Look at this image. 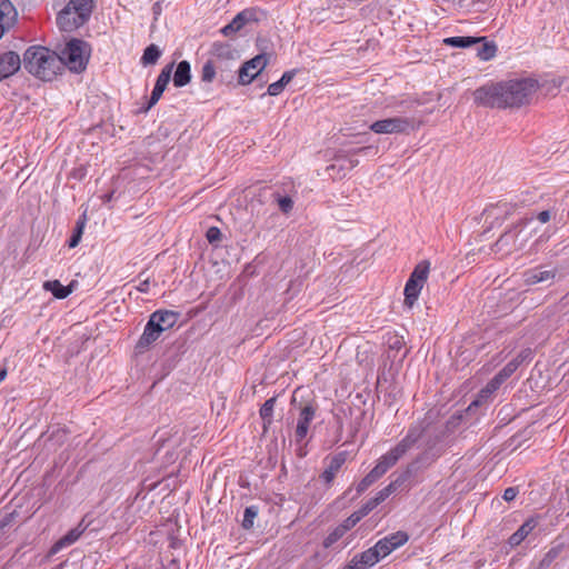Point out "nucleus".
I'll list each match as a JSON object with an SVG mask.
<instances>
[{"instance_id":"38","label":"nucleus","mask_w":569,"mask_h":569,"mask_svg":"<svg viewBox=\"0 0 569 569\" xmlns=\"http://www.w3.org/2000/svg\"><path fill=\"white\" fill-rule=\"evenodd\" d=\"M505 382V379H502L499 373H497L481 390V396H489L497 391L500 386Z\"/></svg>"},{"instance_id":"50","label":"nucleus","mask_w":569,"mask_h":569,"mask_svg":"<svg viewBox=\"0 0 569 569\" xmlns=\"http://www.w3.org/2000/svg\"><path fill=\"white\" fill-rule=\"evenodd\" d=\"M370 150V147H362V148H358V149H355L351 151V154H358V153H362V152H366Z\"/></svg>"},{"instance_id":"31","label":"nucleus","mask_w":569,"mask_h":569,"mask_svg":"<svg viewBox=\"0 0 569 569\" xmlns=\"http://www.w3.org/2000/svg\"><path fill=\"white\" fill-rule=\"evenodd\" d=\"M477 57H479L483 61H488L496 56L497 46L495 42L481 41L477 44Z\"/></svg>"},{"instance_id":"19","label":"nucleus","mask_w":569,"mask_h":569,"mask_svg":"<svg viewBox=\"0 0 569 569\" xmlns=\"http://www.w3.org/2000/svg\"><path fill=\"white\" fill-rule=\"evenodd\" d=\"M211 59L214 62H237L238 51L227 42H213L210 50Z\"/></svg>"},{"instance_id":"42","label":"nucleus","mask_w":569,"mask_h":569,"mask_svg":"<svg viewBox=\"0 0 569 569\" xmlns=\"http://www.w3.org/2000/svg\"><path fill=\"white\" fill-rule=\"evenodd\" d=\"M377 506H378L377 500L371 498L363 506H361V508L359 510H357L356 512L362 519L367 515H369Z\"/></svg>"},{"instance_id":"59","label":"nucleus","mask_w":569,"mask_h":569,"mask_svg":"<svg viewBox=\"0 0 569 569\" xmlns=\"http://www.w3.org/2000/svg\"><path fill=\"white\" fill-rule=\"evenodd\" d=\"M336 167H337V164H336V163H333V164H331L330 167H328V169H329V170H330V169H331V170H335V169H336Z\"/></svg>"},{"instance_id":"56","label":"nucleus","mask_w":569,"mask_h":569,"mask_svg":"<svg viewBox=\"0 0 569 569\" xmlns=\"http://www.w3.org/2000/svg\"><path fill=\"white\" fill-rule=\"evenodd\" d=\"M479 405V400H475L472 401L469 407H468V410H471L473 407H477Z\"/></svg>"},{"instance_id":"48","label":"nucleus","mask_w":569,"mask_h":569,"mask_svg":"<svg viewBox=\"0 0 569 569\" xmlns=\"http://www.w3.org/2000/svg\"><path fill=\"white\" fill-rule=\"evenodd\" d=\"M537 219L541 222V223H547L548 221H550L551 219V212L550 210H543L541 212H539L537 214Z\"/></svg>"},{"instance_id":"9","label":"nucleus","mask_w":569,"mask_h":569,"mask_svg":"<svg viewBox=\"0 0 569 569\" xmlns=\"http://www.w3.org/2000/svg\"><path fill=\"white\" fill-rule=\"evenodd\" d=\"M317 410L318 403L313 400L299 406V416L295 429V441L297 443H300L306 439L310 423L315 419Z\"/></svg>"},{"instance_id":"1","label":"nucleus","mask_w":569,"mask_h":569,"mask_svg":"<svg viewBox=\"0 0 569 569\" xmlns=\"http://www.w3.org/2000/svg\"><path fill=\"white\" fill-rule=\"evenodd\" d=\"M443 433L431 430L426 420H419L411 423L406 436L387 453L381 456L376 465L385 475L392 468L408 451L422 446L423 449L409 463L407 473L417 472L422 468H428L443 453L441 447Z\"/></svg>"},{"instance_id":"12","label":"nucleus","mask_w":569,"mask_h":569,"mask_svg":"<svg viewBox=\"0 0 569 569\" xmlns=\"http://www.w3.org/2000/svg\"><path fill=\"white\" fill-rule=\"evenodd\" d=\"M174 63L171 62L167 64L161 72L159 73L153 90L151 92V96L149 98V101L146 107H142L140 109L141 112H148L161 98L162 93L164 92L173 70Z\"/></svg>"},{"instance_id":"57","label":"nucleus","mask_w":569,"mask_h":569,"mask_svg":"<svg viewBox=\"0 0 569 569\" xmlns=\"http://www.w3.org/2000/svg\"><path fill=\"white\" fill-rule=\"evenodd\" d=\"M392 348H400V341L397 339L393 345H391Z\"/></svg>"},{"instance_id":"51","label":"nucleus","mask_w":569,"mask_h":569,"mask_svg":"<svg viewBox=\"0 0 569 569\" xmlns=\"http://www.w3.org/2000/svg\"><path fill=\"white\" fill-rule=\"evenodd\" d=\"M530 355V351H522L520 352L515 359H519V358H522V362L529 357Z\"/></svg>"},{"instance_id":"17","label":"nucleus","mask_w":569,"mask_h":569,"mask_svg":"<svg viewBox=\"0 0 569 569\" xmlns=\"http://www.w3.org/2000/svg\"><path fill=\"white\" fill-rule=\"evenodd\" d=\"M162 333V329L158 327L153 320H148L143 332L136 343V351L141 353L146 351L153 342H156Z\"/></svg>"},{"instance_id":"22","label":"nucleus","mask_w":569,"mask_h":569,"mask_svg":"<svg viewBox=\"0 0 569 569\" xmlns=\"http://www.w3.org/2000/svg\"><path fill=\"white\" fill-rule=\"evenodd\" d=\"M557 270H541V268H532L523 273L525 282L527 284H536L540 282H552L556 278Z\"/></svg>"},{"instance_id":"7","label":"nucleus","mask_w":569,"mask_h":569,"mask_svg":"<svg viewBox=\"0 0 569 569\" xmlns=\"http://www.w3.org/2000/svg\"><path fill=\"white\" fill-rule=\"evenodd\" d=\"M417 128L416 119L409 117L386 118L370 124V130L378 134H408Z\"/></svg>"},{"instance_id":"55","label":"nucleus","mask_w":569,"mask_h":569,"mask_svg":"<svg viewBox=\"0 0 569 569\" xmlns=\"http://www.w3.org/2000/svg\"><path fill=\"white\" fill-rule=\"evenodd\" d=\"M529 236H530V232H522L519 234V238H518V242L520 241V239H522L523 237H527V240L529 239Z\"/></svg>"},{"instance_id":"40","label":"nucleus","mask_w":569,"mask_h":569,"mask_svg":"<svg viewBox=\"0 0 569 569\" xmlns=\"http://www.w3.org/2000/svg\"><path fill=\"white\" fill-rule=\"evenodd\" d=\"M335 160L336 161H343V162H347L349 164L348 169L351 170L353 169L355 167L358 166L359 161L358 159H353L352 157H350L346 151H338L335 156Z\"/></svg>"},{"instance_id":"14","label":"nucleus","mask_w":569,"mask_h":569,"mask_svg":"<svg viewBox=\"0 0 569 569\" xmlns=\"http://www.w3.org/2000/svg\"><path fill=\"white\" fill-rule=\"evenodd\" d=\"M409 539V536L405 531H397L391 533L375 545L377 551L379 552L381 558L390 555L395 549L403 546Z\"/></svg>"},{"instance_id":"33","label":"nucleus","mask_w":569,"mask_h":569,"mask_svg":"<svg viewBox=\"0 0 569 569\" xmlns=\"http://www.w3.org/2000/svg\"><path fill=\"white\" fill-rule=\"evenodd\" d=\"M562 551V545L553 546L549 549V551L543 556V558L539 562L538 569H547L551 566V563L560 556Z\"/></svg>"},{"instance_id":"13","label":"nucleus","mask_w":569,"mask_h":569,"mask_svg":"<svg viewBox=\"0 0 569 569\" xmlns=\"http://www.w3.org/2000/svg\"><path fill=\"white\" fill-rule=\"evenodd\" d=\"M348 453L347 451H340L332 457H327L326 462L327 467L320 475V479L325 482L327 487H330L340 471L345 462L347 461Z\"/></svg>"},{"instance_id":"21","label":"nucleus","mask_w":569,"mask_h":569,"mask_svg":"<svg viewBox=\"0 0 569 569\" xmlns=\"http://www.w3.org/2000/svg\"><path fill=\"white\" fill-rule=\"evenodd\" d=\"M179 313L171 310H157L149 317L150 320L162 329V332L171 329L178 321Z\"/></svg>"},{"instance_id":"44","label":"nucleus","mask_w":569,"mask_h":569,"mask_svg":"<svg viewBox=\"0 0 569 569\" xmlns=\"http://www.w3.org/2000/svg\"><path fill=\"white\" fill-rule=\"evenodd\" d=\"M409 473L401 475L395 481H391L387 487H385L386 491L390 496L393 493L402 483L407 480Z\"/></svg>"},{"instance_id":"11","label":"nucleus","mask_w":569,"mask_h":569,"mask_svg":"<svg viewBox=\"0 0 569 569\" xmlns=\"http://www.w3.org/2000/svg\"><path fill=\"white\" fill-rule=\"evenodd\" d=\"M533 218L527 219L526 221H519L511 229L503 232L496 242V246L499 248L509 247V250L522 249L527 242V237H523L518 242L519 234L523 232L526 227L532 222Z\"/></svg>"},{"instance_id":"27","label":"nucleus","mask_w":569,"mask_h":569,"mask_svg":"<svg viewBox=\"0 0 569 569\" xmlns=\"http://www.w3.org/2000/svg\"><path fill=\"white\" fill-rule=\"evenodd\" d=\"M295 76L296 70L286 71L280 78V80L268 86L267 94L273 97L279 96L283 91L286 86L293 79Z\"/></svg>"},{"instance_id":"18","label":"nucleus","mask_w":569,"mask_h":569,"mask_svg":"<svg viewBox=\"0 0 569 569\" xmlns=\"http://www.w3.org/2000/svg\"><path fill=\"white\" fill-rule=\"evenodd\" d=\"M21 67V59L14 51L0 53V81L13 76Z\"/></svg>"},{"instance_id":"58","label":"nucleus","mask_w":569,"mask_h":569,"mask_svg":"<svg viewBox=\"0 0 569 569\" xmlns=\"http://www.w3.org/2000/svg\"><path fill=\"white\" fill-rule=\"evenodd\" d=\"M299 391V389H297L295 392H293V397H292V402L295 403L296 402V395L297 392Z\"/></svg>"},{"instance_id":"46","label":"nucleus","mask_w":569,"mask_h":569,"mask_svg":"<svg viewBox=\"0 0 569 569\" xmlns=\"http://www.w3.org/2000/svg\"><path fill=\"white\" fill-rule=\"evenodd\" d=\"M518 493L519 489L517 487H508L505 489L502 498L509 502L512 501L518 496Z\"/></svg>"},{"instance_id":"10","label":"nucleus","mask_w":569,"mask_h":569,"mask_svg":"<svg viewBox=\"0 0 569 569\" xmlns=\"http://www.w3.org/2000/svg\"><path fill=\"white\" fill-rule=\"evenodd\" d=\"M268 58L264 53L257 54L252 59L246 61L238 70V83L246 86L253 81L266 68Z\"/></svg>"},{"instance_id":"36","label":"nucleus","mask_w":569,"mask_h":569,"mask_svg":"<svg viewBox=\"0 0 569 569\" xmlns=\"http://www.w3.org/2000/svg\"><path fill=\"white\" fill-rule=\"evenodd\" d=\"M346 533L337 526L322 541V546L328 549L339 541Z\"/></svg>"},{"instance_id":"28","label":"nucleus","mask_w":569,"mask_h":569,"mask_svg":"<svg viewBox=\"0 0 569 569\" xmlns=\"http://www.w3.org/2000/svg\"><path fill=\"white\" fill-rule=\"evenodd\" d=\"M236 64L237 62H216V66H220L217 67V76L221 82L231 83L233 81L237 73Z\"/></svg>"},{"instance_id":"25","label":"nucleus","mask_w":569,"mask_h":569,"mask_svg":"<svg viewBox=\"0 0 569 569\" xmlns=\"http://www.w3.org/2000/svg\"><path fill=\"white\" fill-rule=\"evenodd\" d=\"M486 40L485 37H469V36H457L449 37L443 40V43L453 48H470Z\"/></svg>"},{"instance_id":"47","label":"nucleus","mask_w":569,"mask_h":569,"mask_svg":"<svg viewBox=\"0 0 569 569\" xmlns=\"http://www.w3.org/2000/svg\"><path fill=\"white\" fill-rule=\"evenodd\" d=\"M383 476L380 468H377L376 466L371 469V471L368 473V477L373 481V483Z\"/></svg>"},{"instance_id":"24","label":"nucleus","mask_w":569,"mask_h":569,"mask_svg":"<svg viewBox=\"0 0 569 569\" xmlns=\"http://www.w3.org/2000/svg\"><path fill=\"white\" fill-rule=\"evenodd\" d=\"M537 521L533 518L526 520L519 529L509 537V545L511 547L519 546L528 535L536 528Z\"/></svg>"},{"instance_id":"3","label":"nucleus","mask_w":569,"mask_h":569,"mask_svg":"<svg viewBox=\"0 0 569 569\" xmlns=\"http://www.w3.org/2000/svg\"><path fill=\"white\" fill-rule=\"evenodd\" d=\"M21 63L29 73L43 81H51L63 71L60 56L42 46L29 47L23 53Z\"/></svg>"},{"instance_id":"5","label":"nucleus","mask_w":569,"mask_h":569,"mask_svg":"<svg viewBox=\"0 0 569 569\" xmlns=\"http://www.w3.org/2000/svg\"><path fill=\"white\" fill-rule=\"evenodd\" d=\"M90 53L91 47L87 41L77 38L71 39L67 42L60 56L63 70L68 68L72 72H82L87 68Z\"/></svg>"},{"instance_id":"16","label":"nucleus","mask_w":569,"mask_h":569,"mask_svg":"<svg viewBox=\"0 0 569 569\" xmlns=\"http://www.w3.org/2000/svg\"><path fill=\"white\" fill-rule=\"evenodd\" d=\"M18 12L10 0H0V39L17 22Z\"/></svg>"},{"instance_id":"20","label":"nucleus","mask_w":569,"mask_h":569,"mask_svg":"<svg viewBox=\"0 0 569 569\" xmlns=\"http://www.w3.org/2000/svg\"><path fill=\"white\" fill-rule=\"evenodd\" d=\"M87 525H84V520H81L74 528L69 530L64 536H62L51 548V552L56 553L61 549L73 545L86 531Z\"/></svg>"},{"instance_id":"53","label":"nucleus","mask_w":569,"mask_h":569,"mask_svg":"<svg viewBox=\"0 0 569 569\" xmlns=\"http://www.w3.org/2000/svg\"><path fill=\"white\" fill-rule=\"evenodd\" d=\"M8 371L6 368L0 369V383L6 379Z\"/></svg>"},{"instance_id":"37","label":"nucleus","mask_w":569,"mask_h":569,"mask_svg":"<svg viewBox=\"0 0 569 569\" xmlns=\"http://www.w3.org/2000/svg\"><path fill=\"white\" fill-rule=\"evenodd\" d=\"M522 358L510 360L498 373L505 381L519 368Z\"/></svg>"},{"instance_id":"49","label":"nucleus","mask_w":569,"mask_h":569,"mask_svg":"<svg viewBox=\"0 0 569 569\" xmlns=\"http://www.w3.org/2000/svg\"><path fill=\"white\" fill-rule=\"evenodd\" d=\"M389 497L388 492L386 491V489H381L380 491H378L376 493V496L373 497L375 500H377V503L380 505L381 502H383L387 498Z\"/></svg>"},{"instance_id":"41","label":"nucleus","mask_w":569,"mask_h":569,"mask_svg":"<svg viewBox=\"0 0 569 569\" xmlns=\"http://www.w3.org/2000/svg\"><path fill=\"white\" fill-rule=\"evenodd\" d=\"M276 200H277L279 209L283 213H289L292 210L293 201L289 196H283V197L278 196V198Z\"/></svg>"},{"instance_id":"30","label":"nucleus","mask_w":569,"mask_h":569,"mask_svg":"<svg viewBox=\"0 0 569 569\" xmlns=\"http://www.w3.org/2000/svg\"><path fill=\"white\" fill-rule=\"evenodd\" d=\"M161 54H162V51L160 50V48L157 44L151 43L143 51V54L140 60L141 64L142 66L156 64L157 61L159 60V58L161 57Z\"/></svg>"},{"instance_id":"8","label":"nucleus","mask_w":569,"mask_h":569,"mask_svg":"<svg viewBox=\"0 0 569 569\" xmlns=\"http://www.w3.org/2000/svg\"><path fill=\"white\" fill-rule=\"evenodd\" d=\"M263 12L258 8H246L234 16V18L224 26L220 32L224 37H231L240 31L248 23L259 22Z\"/></svg>"},{"instance_id":"6","label":"nucleus","mask_w":569,"mask_h":569,"mask_svg":"<svg viewBox=\"0 0 569 569\" xmlns=\"http://www.w3.org/2000/svg\"><path fill=\"white\" fill-rule=\"evenodd\" d=\"M429 271L430 262L428 260H422L415 267L413 271L411 272L403 290L405 303L408 307L411 308L418 300L420 291L428 279Z\"/></svg>"},{"instance_id":"26","label":"nucleus","mask_w":569,"mask_h":569,"mask_svg":"<svg viewBox=\"0 0 569 569\" xmlns=\"http://www.w3.org/2000/svg\"><path fill=\"white\" fill-rule=\"evenodd\" d=\"M43 289L50 291L57 299H64L72 292V284L63 286L59 280L46 281Z\"/></svg>"},{"instance_id":"4","label":"nucleus","mask_w":569,"mask_h":569,"mask_svg":"<svg viewBox=\"0 0 569 569\" xmlns=\"http://www.w3.org/2000/svg\"><path fill=\"white\" fill-rule=\"evenodd\" d=\"M96 8L94 0H69L57 14V24L64 32H72L88 23Z\"/></svg>"},{"instance_id":"45","label":"nucleus","mask_w":569,"mask_h":569,"mask_svg":"<svg viewBox=\"0 0 569 569\" xmlns=\"http://www.w3.org/2000/svg\"><path fill=\"white\" fill-rule=\"evenodd\" d=\"M371 485H373V481L366 475L361 481L357 485V492L360 495L365 492Z\"/></svg>"},{"instance_id":"39","label":"nucleus","mask_w":569,"mask_h":569,"mask_svg":"<svg viewBox=\"0 0 569 569\" xmlns=\"http://www.w3.org/2000/svg\"><path fill=\"white\" fill-rule=\"evenodd\" d=\"M361 518L359 515L355 511L351 516H349L347 519H345L339 527L343 530L345 533H347L350 529H352Z\"/></svg>"},{"instance_id":"34","label":"nucleus","mask_w":569,"mask_h":569,"mask_svg":"<svg viewBox=\"0 0 569 569\" xmlns=\"http://www.w3.org/2000/svg\"><path fill=\"white\" fill-rule=\"evenodd\" d=\"M259 513V507L258 506H249L244 509V512H243V519H242V528L246 529V530H249L253 527L254 525V519L257 518Z\"/></svg>"},{"instance_id":"35","label":"nucleus","mask_w":569,"mask_h":569,"mask_svg":"<svg viewBox=\"0 0 569 569\" xmlns=\"http://www.w3.org/2000/svg\"><path fill=\"white\" fill-rule=\"evenodd\" d=\"M217 67L216 62L212 59H209L203 66L201 70V80L203 82H212L217 77Z\"/></svg>"},{"instance_id":"32","label":"nucleus","mask_w":569,"mask_h":569,"mask_svg":"<svg viewBox=\"0 0 569 569\" xmlns=\"http://www.w3.org/2000/svg\"><path fill=\"white\" fill-rule=\"evenodd\" d=\"M86 221H87L86 214H82L78 219L76 227L73 229V232H72L70 239L68 240L69 248H76L79 244V242L81 241L83 230L86 227Z\"/></svg>"},{"instance_id":"23","label":"nucleus","mask_w":569,"mask_h":569,"mask_svg":"<svg viewBox=\"0 0 569 569\" xmlns=\"http://www.w3.org/2000/svg\"><path fill=\"white\" fill-rule=\"evenodd\" d=\"M172 80L173 86L177 88H182L191 81V66L189 61L182 60L177 64Z\"/></svg>"},{"instance_id":"2","label":"nucleus","mask_w":569,"mask_h":569,"mask_svg":"<svg viewBox=\"0 0 569 569\" xmlns=\"http://www.w3.org/2000/svg\"><path fill=\"white\" fill-rule=\"evenodd\" d=\"M539 83L532 78H517L488 82L477 88L472 96L475 103L485 108H520L529 104Z\"/></svg>"},{"instance_id":"15","label":"nucleus","mask_w":569,"mask_h":569,"mask_svg":"<svg viewBox=\"0 0 569 569\" xmlns=\"http://www.w3.org/2000/svg\"><path fill=\"white\" fill-rule=\"evenodd\" d=\"M380 559L381 557L373 546L363 552L355 555L343 569H368L375 566Z\"/></svg>"},{"instance_id":"43","label":"nucleus","mask_w":569,"mask_h":569,"mask_svg":"<svg viewBox=\"0 0 569 569\" xmlns=\"http://www.w3.org/2000/svg\"><path fill=\"white\" fill-rule=\"evenodd\" d=\"M221 231L218 227H210L206 232V238L209 243L213 244L221 240Z\"/></svg>"},{"instance_id":"29","label":"nucleus","mask_w":569,"mask_h":569,"mask_svg":"<svg viewBox=\"0 0 569 569\" xmlns=\"http://www.w3.org/2000/svg\"><path fill=\"white\" fill-rule=\"evenodd\" d=\"M277 402V397H271L264 401L259 410V415L263 421L264 431L270 427L273 421V409Z\"/></svg>"},{"instance_id":"54","label":"nucleus","mask_w":569,"mask_h":569,"mask_svg":"<svg viewBox=\"0 0 569 569\" xmlns=\"http://www.w3.org/2000/svg\"><path fill=\"white\" fill-rule=\"evenodd\" d=\"M8 519L0 520V532L8 526Z\"/></svg>"},{"instance_id":"52","label":"nucleus","mask_w":569,"mask_h":569,"mask_svg":"<svg viewBox=\"0 0 569 569\" xmlns=\"http://www.w3.org/2000/svg\"><path fill=\"white\" fill-rule=\"evenodd\" d=\"M148 286H149V281H148V280H146V281H143V282L140 284V287H139L138 289H139L140 291H142V292H147V290H148Z\"/></svg>"}]
</instances>
